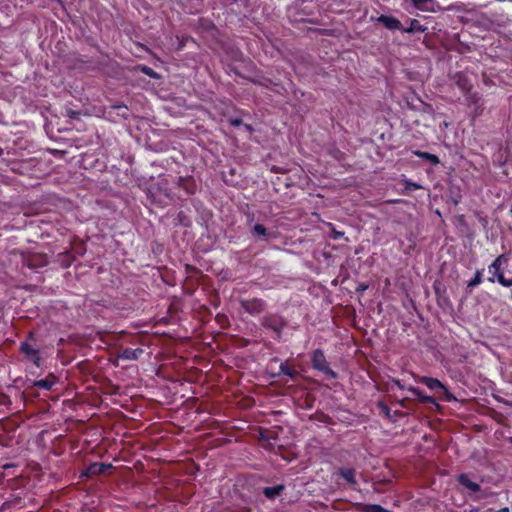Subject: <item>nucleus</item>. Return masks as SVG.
Instances as JSON below:
<instances>
[{
  "mask_svg": "<svg viewBox=\"0 0 512 512\" xmlns=\"http://www.w3.org/2000/svg\"><path fill=\"white\" fill-rule=\"evenodd\" d=\"M260 306H261V303H260V300L258 299V304H257L258 312H260Z\"/></svg>",
  "mask_w": 512,
  "mask_h": 512,
  "instance_id": "obj_37",
  "label": "nucleus"
},
{
  "mask_svg": "<svg viewBox=\"0 0 512 512\" xmlns=\"http://www.w3.org/2000/svg\"><path fill=\"white\" fill-rule=\"evenodd\" d=\"M20 350L27 357H29L34 362V364H36L37 366L40 365V357L38 350L32 348V346L29 345L28 343H22Z\"/></svg>",
  "mask_w": 512,
  "mask_h": 512,
  "instance_id": "obj_14",
  "label": "nucleus"
},
{
  "mask_svg": "<svg viewBox=\"0 0 512 512\" xmlns=\"http://www.w3.org/2000/svg\"><path fill=\"white\" fill-rule=\"evenodd\" d=\"M252 232H256V225L252 228Z\"/></svg>",
  "mask_w": 512,
  "mask_h": 512,
  "instance_id": "obj_38",
  "label": "nucleus"
},
{
  "mask_svg": "<svg viewBox=\"0 0 512 512\" xmlns=\"http://www.w3.org/2000/svg\"><path fill=\"white\" fill-rule=\"evenodd\" d=\"M453 78L455 85L461 90L467 102L477 103L479 100V95L478 93L472 92V79L464 72H457Z\"/></svg>",
  "mask_w": 512,
  "mask_h": 512,
  "instance_id": "obj_3",
  "label": "nucleus"
},
{
  "mask_svg": "<svg viewBox=\"0 0 512 512\" xmlns=\"http://www.w3.org/2000/svg\"><path fill=\"white\" fill-rule=\"evenodd\" d=\"M240 123H241V120H238V119L232 121V124L235 126L239 125Z\"/></svg>",
  "mask_w": 512,
  "mask_h": 512,
  "instance_id": "obj_35",
  "label": "nucleus"
},
{
  "mask_svg": "<svg viewBox=\"0 0 512 512\" xmlns=\"http://www.w3.org/2000/svg\"><path fill=\"white\" fill-rule=\"evenodd\" d=\"M376 21L383 24L389 30H402V23L393 16L380 15Z\"/></svg>",
  "mask_w": 512,
  "mask_h": 512,
  "instance_id": "obj_10",
  "label": "nucleus"
},
{
  "mask_svg": "<svg viewBox=\"0 0 512 512\" xmlns=\"http://www.w3.org/2000/svg\"><path fill=\"white\" fill-rule=\"evenodd\" d=\"M413 154L423 160L430 162L432 165L436 166L440 163V159L437 155L425 152V151H413Z\"/></svg>",
  "mask_w": 512,
  "mask_h": 512,
  "instance_id": "obj_17",
  "label": "nucleus"
},
{
  "mask_svg": "<svg viewBox=\"0 0 512 512\" xmlns=\"http://www.w3.org/2000/svg\"><path fill=\"white\" fill-rule=\"evenodd\" d=\"M424 30L425 28L416 19L410 20V26L408 28L402 27V31L406 33L424 32Z\"/></svg>",
  "mask_w": 512,
  "mask_h": 512,
  "instance_id": "obj_22",
  "label": "nucleus"
},
{
  "mask_svg": "<svg viewBox=\"0 0 512 512\" xmlns=\"http://www.w3.org/2000/svg\"><path fill=\"white\" fill-rule=\"evenodd\" d=\"M392 383L395 384L399 389L401 390H404V389H407L408 387H406L402 382L401 380L399 379H393L392 380Z\"/></svg>",
  "mask_w": 512,
  "mask_h": 512,
  "instance_id": "obj_34",
  "label": "nucleus"
},
{
  "mask_svg": "<svg viewBox=\"0 0 512 512\" xmlns=\"http://www.w3.org/2000/svg\"><path fill=\"white\" fill-rule=\"evenodd\" d=\"M284 489L285 486L283 484H278L272 487H265L262 492L266 498L273 500L279 496Z\"/></svg>",
  "mask_w": 512,
  "mask_h": 512,
  "instance_id": "obj_16",
  "label": "nucleus"
},
{
  "mask_svg": "<svg viewBox=\"0 0 512 512\" xmlns=\"http://www.w3.org/2000/svg\"><path fill=\"white\" fill-rule=\"evenodd\" d=\"M337 475L342 477L349 485H357L356 470L354 468L340 467Z\"/></svg>",
  "mask_w": 512,
  "mask_h": 512,
  "instance_id": "obj_12",
  "label": "nucleus"
},
{
  "mask_svg": "<svg viewBox=\"0 0 512 512\" xmlns=\"http://www.w3.org/2000/svg\"><path fill=\"white\" fill-rule=\"evenodd\" d=\"M413 6L421 11H430L433 0H411Z\"/></svg>",
  "mask_w": 512,
  "mask_h": 512,
  "instance_id": "obj_21",
  "label": "nucleus"
},
{
  "mask_svg": "<svg viewBox=\"0 0 512 512\" xmlns=\"http://www.w3.org/2000/svg\"><path fill=\"white\" fill-rule=\"evenodd\" d=\"M328 154L336 161H343L346 157L345 153L341 151L339 148L333 146L328 150Z\"/></svg>",
  "mask_w": 512,
  "mask_h": 512,
  "instance_id": "obj_24",
  "label": "nucleus"
},
{
  "mask_svg": "<svg viewBox=\"0 0 512 512\" xmlns=\"http://www.w3.org/2000/svg\"><path fill=\"white\" fill-rule=\"evenodd\" d=\"M298 372L294 367L288 365L286 362H279L277 369L271 370L272 377L288 376L293 379L297 376Z\"/></svg>",
  "mask_w": 512,
  "mask_h": 512,
  "instance_id": "obj_7",
  "label": "nucleus"
},
{
  "mask_svg": "<svg viewBox=\"0 0 512 512\" xmlns=\"http://www.w3.org/2000/svg\"><path fill=\"white\" fill-rule=\"evenodd\" d=\"M362 512H393L391 510L385 509L379 504H364L361 508Z\"/></svg>",
  "mask_w": 512,
  "mask_h": 512,
  "instance_id": "obj_23",
  "label": "nucleus"
},
{
  "mask_svg": "<svg viewBox=\"0 0 512 512\" xmlns=\"http://www.w3.org/2000/svg\"><path fill=\"white\" fill-rule=\"evenodd\" d=\"M344 236H345V233L343 231H337L334 227L332 228L331 237L334 240H340V239L344 238Z\"/></svg>",
  "mask_w": 512,
  "mask_h": 512,
  "instance_id": "obj_31",
  "label": "nucleus"
},
{
  "mask_svg": "<svg viewBox=\"0 0 512 512\" xmlns=\"http://www.w3.org/2000/svg\"><path fill=\"white\" fill-rule=\"evenodd\" d=\"M377 406L381 410V414L390 421H395L396 418H403L405 413L399 410L392 411L384 402H378Z\"/></svg>",
  "mask_w": 512,
  "mask_h": 512,
  "instance_id": "obj_11",
  "label": "nucleus"
},
{
  "mask_svg": "<svg viewBox=\"0 0 512 512\" xmlns=\"http://www.w3.org/2000/svg\"><path fill=\"white\" fill-rule=\"evenodd\" d=\"M257 433H258V446L261 445L265 449L273 450L274 444L271 442V440L276 441L277 436L262 427H258Z\"/></svg>",
  "mask_w": 512,
  "mask_h": 512,
  "instance_id": "obj_6",
  "label": "nucleus"
},
{
  "mask_svg": "<svg viewBox=\"0 0 512 512\" xmlns=\"http://www.w3.org/2000/svg\"><path fill=\"white\" fill-rule=\"evenodd\" d=\"M409 398H403L397 401L398 405L402 408L408 409L409 408Z\"/></svg>",
  "mask_w": 512,
  "mask_h": 512,
  "instance_id": "obj_33",
  "label": "nucleus"
},
{
  "mask_svg": "<svg viewBox=\"0 0 512 512\" xmlns=\"http://www.w3.org/2000/svg\"><path fill=\"white\" fill-rule=\"evenodd\" d=\"M457 482L472 493H478L481 491V486L472 481L466 473L459 474L457 476Z\"/></svg>",
  "mask_w": 512,
  "mask_h": 512,
  "instance_id": "obj_9",
  "label": "nucleus"
},
{
  "mask_svg": "<svg viewBox=\"0 0 512 512\" xmlns=\"http://www.w3.org/2000/svg\"><path fill=\"white\" fill-rule=\"evenodd\" d=\"M143 352L144 351L141 348H125L122 350L119 357L125 360H137L143 354Z\"/></svg>",
  "mask_w": 512,
  "mask_h": 512,
  "instance_id": "obj_15",
  "label": "nucleus"
},
{
  "mask_svg": "<svg viewBox=\"0 0 512 512\" xmlns=\"http://www.w3.org/2000/svg\"><path fill=\"white\" fill-rule=\"evenodd\" d=\"M511 298H512V290H511Z\"/></svg>",
  "mask_w": 512,
  "mask_h": 512,
  "instance_id": "obj_41",
  "label": "nucleus"
},
{
  "mask_svg": "<svg viewBox=\"0 0 512 512\" xmlns=\"http://www.w3.org/2000/svg\"><path fill=\"white\" fill-rule=\"evenodd\" d=\"M278 365H279V360L277 358L271 359L267 365V372L271 375V370L277 369Z\"/></svg>",
  "mask_w": 512,
  "mask_h": 512,
  "instance_id": "obj_30",
  "label": "nucleus"
},
{
  "mask_svg": "<svg viewBox=\"0 0 512 512\" xmlns=\"http://www.w3.org/2000/svg\"><path fill=\"white\" fill-rule=\"evenodd\" d=\"M416 381L421 384H424L429 390L435 392L441 401H445V402L456 401V397L437 378L428 377V376H420L416 379Z\"/></svg>",
  "mask_w": 512,
  "mask_h": 512,
  "instance_id": "obj_1",
  "label": "nucleus"
},
{
  "mask_svg": "<svg viewBox=\"0 0 512 512\" xmlns=\"http://www.w3.org/2000/svg\"><path fill=\"white\" fill-rule=\"evenodd\" d=\"M3 154V149L0 148V156Z\"/></svg>",
  "mask_w": 512,
  "mask_h": 512,
  "instance_id": "obj_39",
  "label": "nucleus"
},
{
  "mask_svg": "<svg viewBox=\"0 0 512 512\" xmlns=\"http://www.w3.org/2000/svg\"><path fill=\"white\" fill-rule=\"evenodd\" d=\"M407 390L409 392H411L415 397H417V399L419 400L420 403L432 404L436 408H440L439 404L436 402V400L433 396L424 394V392L422 390H420L419 388L414 387V386H408Z\"/></svg>",
  "mask_w": 512,
  "mask_h": 512,
  "instance_id": "obj_8",
  "label": "nucleus"
},
{
  "mask_svg": "<svg viewBox=\"0 0 512 512\" xmlns=\"http://www.w3.org/2000/svg\"><path fill=\"white\" fill-rule=\"evenodd\" d=\"M262 326L271 330L273 338L279 339L282 329L285 327V321L278 315H268L263 318Z\"/></svg>",
  "mask_w": 512,
  "mask_h": 512,
  "instance_id": "obj_4",
  "label": "nucleus"
},
{
  "mask_svg": "<svg viewBox=\"0 0 512 512\" xmlns=\"http://www.w3.org/2000/svg\"><path fill=\"white\" fill-rule=\"evenodd\" d=\"M404 184H405V192L406 193H410L412 191H415V190H419V189H422L423 187L416 183V182H413L411 180H404Z\"/></svg>",
  "mask_w": 512,
  "mask_h": 512,
  "instance_id": "obj_25",
  "label": "nucleus"
},
{
  "mask_svg": "<svg viewBox=\"0 0 512 512\" xmlns=\"http://www.w3.org/2000/svg\"><path fill=\"white\" fill-rule=\"evenodd\" d=\"M140 71L151 78L157 79L159 77V75L151 67L145 65L140 66Z\"/></svg>",
  "mask_w": 512,
  "mask_h": 512,
  "instance_id": "obj_27",
  "label": "nucleus"
},
{
  "mask_svg": "<svg viewBox=\"0 0 512 512\" xmlns=\"http://www.w3.org/2000/svg\"><path fill=\"white\" fill-rule=\"evenodd\" d=\"M311 366L313 369L323 373L327 379H336L338 374L331 369L326 356L321 349H315L311 354Z\"/></svg>",
  "mask_w": 512,
  "mask_h": 512,
  "instance_id": "obj_2",
  "label": "nucleus"
},
{
  "mask_svg": "<svg viewBox=\"0 0 512 512\" xmlns=\"http://www.w3.org/2000/svg\"><path fill=\"white\" fill-rule=\"evenodd\" d=\"M483 282V269L476 270L474 277L467 282L466 289L471 292V290L477 286H479Z\"/></svg>",
  "mask_w": 512,
  "mask_h": 512,
  "instance_id": "obj_18",
  "label": "nucleus"
},
{
  "mask_svg": "<svg viewBox=\"0 0 512 512\" xmlns=\"http://www.w3.org/2000/svg\"><path fill=\"white\" fill-rule=\"evenodd\" d=\"M498 283L503 287H512V277L506 278L505 276H500Z\"/></svg>",
  "mask_w": 512,
  "mask_h": 512,
  "instance_id": "obj_29",
  "label": "nucleus"
},
{
  "mask_svg": "<svg viewBox=\"0 0 512 512\" xmlns=\"http://www.w3.org/2000/svg\"><path fill=\"white\" fill-rule=\"evenodd\" d=\"M508 262V257L505 254H501L488 266V272L490 276L488 281L494 283L499 282V277L504 276L503 265Z\"/></svg>",
  "mask_w": 512,
  "mask_h": 512,
  "instance_id": "obj_5",
  "label": "nucleus"
},
{
  "mask_svg": "<svg viewBox=\"0 0 512 512\" xmlns=\"http://www.w3.org/2000/svg\"><path fill=\"white\" fill-rule=\"evenodd\" d=\"M55 384L54 376H48L45 379L37 380L33 383L35 387H39L45 390H50L52 386Z\"/></svg>",
  "mask_w": 512,
  "mask_h": 512,
  "instance_id": "obj_20",
  "label": "nucleus"
},
{
  "mask_svg": "<svg viewBox=\"0 0 512 512\" xmlns=\"http://www.w3.org/2000/svg\"><path fill=\"white\" fill-rule=\"evenodd\" d=\"M509 441L512 443V438H510Z\"/></svg>",
  "mask_w": 512,
  "mask_h": 512,
  "instance_id": "obj_40",
  "label": "nucleus"
},
{
  "mask_svg": "<svg viewBox=\"0 0 512 512\" xmlns=\"http://www.w3.org/2000/svg\"><path fill=\"white\" fill-rule=\"evenodd\" d=\"M276 234L275 232H267L266 228L261 225V224H258V239L263 237L265 239H270V238H273L275 237Z\"/></svg>",
  "mask_w": 512,
  "mask_h": 512,
  "instance_id": "obj_26",
  "label": "nucleus"
},
{
  "mask_svg": "<svg viewBox=\"0 0 512 512\" xmlns=\"http://www.w3.org/2000/svg\"><path fill=\"white\" fill-rule=\"evenodd\" d=\"M65 116L70 117L72 119H79L80 118V112L74 111L70 108L65 109Z\"/></svg>",
  "mask_w": 512,
  "mask_h": 512,
  "instance_id": "obj_28",
  "label": "nucleus"
},
{
  "mask_svg": "<svg viewBox=\"0 0 512 512\" xmlns=\"http://www.w3.org/2000/svg\"><path fill=\"white\" fill-rule=\"evenodd\" d=\"M481 223H483L484 225L487 223V220L485 218H481Z\"/></svg>",
  "mask_w": 512,
  "mask_h": 512,
  "instance_id": "obj_36",
  "label": "nucleus"
},
{
  "mask_svg": "<svg viewBox=\"0 0 512 512\" xmlns=\"http://www.w3.org/2000/svg\"><path fill=\"white\" fill-rule=\"evenodd\" d=\"M111 464H104V463H92L86 470V474L89 476H95V475H101L105 473L108 469H111Z\"/></svg>",
  "mask_w": 512,
  "mask_h": 512,
  "instance_id": "obj_13",
  "label": "nucleus"
},
{
  "mask_svg": "<svg viewBox=\"0 0 512 512\" xmlns=\"http://www.w3.org/2000/svg\"><path fill=\"white\" fill-rule=\"evenodd\" d=\"M270 170L272 172H275V173H282V174H285L286 172H288V169L285 168V167H280V166H272L270 168Z\"/></svg>",
  "mask_w": 512,
  "mask_h": 512,
  "instance_id": "obj_32",
  "label": "nucleus"
},
{
  "mask_svg": "<svg viewBox=\"0 0 512 512\" xmlns=\"http://www.w3.org/2000/svg\"><path fill=\"white\" fill-rule=\"evenodd\" d=\"M177 185L183 188L188 194L194 193V183L190 178L178 177Z\"/></svg>",
  "mask_w": 512,
  "mask_h": 512,
  "instance_id": "obj_19",
  "label": "nucleus"
}]
</instances>
